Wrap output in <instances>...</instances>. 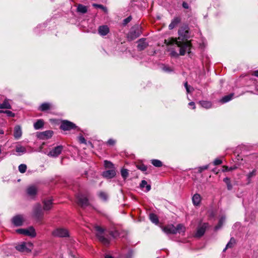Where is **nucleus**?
I'll return each mask as SVG.
<instances>
[{
  "label": "nucleus",
  "mask_w": 258,
  "mask_h": 258,
  "mask_svg": "<svg viewBox=\"0 0 258 258\" xmlns=\"http://www.w3.org/2000/svg\"><path fill=\"white\" fill-rule=\"evenodd\" d=\"M140 187L142 188H143L144 187H146V191H149L151 189L150 185L147 184V181L144 180L142 181L140 184Z\"/></svg>",
  "instance_id": "nucleus-31"
},
{
  "label": "nucleus",
  "mask_w": 258,
  "mask_h": 258,
  "mask_svg": "<svg viewBox=\"0 0 258 258\" xmlns=\"http://www.w3.org/2000/svg\"><path fill=\"white\" fill-rule=\"evenodd\" d=\"M178 38L171 37L165 39L164 43L166 45L169 47H178L180 48H190L191 44L189 39L191 37V33L188 26H181L178 31Z\"/></svg>",
  "instance_id": "nucleus-1"
},
{
  "label": "nucleus",
  "mask_w": 258,
  "mask_h": 258,
  "mask_svg": "<svg viewBox=\"0 0 258 258\" xmlns=\"http://www.w3.org/2000/svg\"><path fill=\"white\" fill-rule=\"evenodd\" d=\"M73 129L77 131L79 130L78 127L74 123L66 120V131H69Z\"/></svg>",
  "instance_id": "nucleus-17"
},
{
  "label": "nucleus",
  "mask_w": 258,
  "mask_h": 258,
  "mask_svg": "<svg viewBox=\"0 0 258 258\" xmlns=\"http://www.w3.org/2000/svg\"><path fill=\"white\" fill-rule=\"evenodd\" d=\"M225 218L224 217H222L218 222V224L215 226V229L216 230L219 229L223 225L224 222H225Z\"/></svg>",
  "instance_id": "nucleus-33"
},
{
  "label": "nucleus",
  "mask_w": 258,
  "mask_h": 258,
  "mask_svg": "<svg viewBox=\"0 0 258 258\" xmlns=\"http://www.w3.org/2000/svg\"><path fill=\"white\" fill-rule=\"evenodd\" d=\"M18 168H19V171L21 173H25L26 171L27 166L25 164H22L19 166Z\"/></svg>",
  "instance_id": "nucleus-39"
},
{
  "label": "nucleus",
  "mask_w": 258,
  "mask_h": 258,
  "mask_svg": "<svg viewBox=\"0 0 258 258\" xmlns=\"http://www.w3.org/2000/svg\"><path fill=\"white\" fill-rule=\"evenodd\" d=\"M99 197L103 201H106L108 199V195L106 193L100 191L98 194Z\"/></svg>",
  "instance_id": "nucleus-37"
},
{
  "label": "nucleus",
  "mask_w": 258,
  "mask_h": 258,
  "mask_svg": "<svg viewBox=\"0 0 258 258\" xmlns=\"http://www.w3.org/2000/svg\"><path fill=\"white\" fill-rule=\"evenodd\" d=\"M104 165L105 167H108V168H111L113 166V164L111 162L108 161H104Z\"/></svg>",
  "instance_id": "nucleus-47"
},
{
  "label": "nucleus",
  "mask_w": 258,
  "mask_h": 258,
  "mask_svg": "<svg viewBox=\"0 0 258 258\" xmlns=\"http://www.w3.org/2000/svg\"><path fill=\"white\" fill-rule=\"evenodd\" d=\"M52 135L53 132L49 130L38 133L37 137L41 140H47L50 138L52 136Z\"/></svg>",
  "instance_id": "nucleus-10"
},
{
  "label": "nucleus",
  "mask_w": 258,
  "mask_h": 258,
  "mask_svg": "<svg viewBox=\"0 0 258 258\" xmlns=\"http://www.w3.org/2000/svg\"><path fill=\"white\" fill-rule=\"evenodd\" d=\"M105 258H113L112 256L107 255L105 256Z\"/></svg>",
  "instance_id": "nucleus-62"
},
{
  "label": "nucleus",
  "mask_w": 258,
  "mask_h": 258,
  "mask_svg": "<svg viewBox=\"0 0 258 258\" xmlns=\"http://www.w3.org/2000/svg\"><path fill=\"white\" fill-rule=\"evenodd\" d=\"M235 243V240L234 238H231L229 242L226 245V248H231Z\"/></svg>",
  "instance_id": "nucleus-40"
},
{
  "label": "nucleus",
  "mask_w": 258,
  "mask_h": 258,
  "mask_svg": "<svg viewBox=\"0 0 258 258\" xmlns=\"http://www.w3.org/2000/svg\"><path fill=\"white\" fill-rule=\"evenodd\" d=\"M200 105L206 109L210 108L212 107V103L208 101H201L199 102Z\"/></svg>",
  "instance_id": "nucleus-27"
},
{
  "label": "nucleus",
  "mask_w": 258,
  "mask_h": 258,
  "mask_svg": "<svg viewBox=\"0 0 258 258\" xmlns=\"http://www.w3.org/2000/svg\"><path fill=\"white\" fill-rule=\"evenodd\" d=\"M115 143V141L113 139H109L107 141V144L109 145H113Z\"/></svg>",
  "instance_id": "nucleus-53"
},
{
  "label": "nucleus",
  "mask_w": 258,
  "mask_h": 258,
  "mask_svg": "<svg viewBox=\"0 0 258 258\" xmlns=\"http://www.w3.org/2000/svg\"><path fill=\"white\" fill-rule=\"evenodd\" d=\"M12 223L16 226H20L22 225L24 220L23 216L21 215H18L14 216L12 219Z\"/></svg>",
  "instance_id": "nucleus-9"
},
{
  "label": "nucleus",
  "mask_w": 258,
  "mask_h": 258,
  "mask_svg": "<svg viewBox=\"0 0 258 258\" xmlns=\"http://www.w3.org/2000/svg\"><path fill=\"white\" fill-rule=\"evenodd\" d=\"M65 234H66V242L69 243L71 247L75 248L76 247H75L76 242H75V240L72 239L70 237L69 232L67 230H66Z\"/></svg>",
  "instance_id": "nucleus-18"
},
{
  "label": "nucleus",
  "mask_w": 258,
  "mask_h": 258,
  "mask_svg": "<svg viewBox=\"0 0 258 258\" xmlns=\"http://www.w3.org/2000/svg\"><path fill=\"white\" fill-rule=\"evenodd\" d=\"M150 220L154 224H158L159 222L158 217L156 215L151 213L149 215Z\"/></svg>",
  "instance_id": "nucleus-29"
},
{
  "label": "nucleus",
  "mask_w": 258,
  "mask_h": 258,
  "mask_svg": "<svg viewBox=\"0 0 258 258\" xmlns=\"http://www.w3.org/2000/svg\"><path fill=\"white\" fill-rule=\"evenodd\" d=\"M188 105L189 106H192L193 109H195L196 108L195 103L194 102H190L188 103Z\"/></svg>",
  "instance_id": "nucleus-58"
},
{
  "label": "nucleus",
  "mask_w": 258,
  "mask_h": 258,
  "mask_svg": "<svg viewBox=\"0 0 258 258\" xmlns=\"http://www.w3.org/2000/svg\"><path fill=\"white\" fill-rule=\"evenodd\" d=\"M224 182L226 184L228 190H231L232 188V185L230 182V178L228 177H225L223 179Z\"/></svg>",
  "instance_id": "nucleus-35"
},
{
  "label": "nucleus",
  "mask_w": 258,
  "mask_h": 258,
  "mask_svg": "<svg viewBox=\"0 0 258 258\" xmlns=\"http://www.w3.org/2000/svg\"><path fill=\"white\" fill-rule=\"evenodd\" d=\"M43 212L40 204L36 205L34 210V217L38 220H41L43 217Z\"/></svg>",
  "instance_id": "nucleus-7"
},
{
  "label": "nucleus",
  "mask_w": 258,
  "mask_h": 258,
  "mask_svg": "<svg viewBox=\"0 0 258 258\" xmlns=\"http://www.w3.org/2000/svg\"><path fill=\"white\" fill-rule=\"evenodd\" d=\"M4 113H6L8 116L9 117H14L15 116V114L10 110H5L4 111Z\"/></svg>",
  "instance_id": "nucleus-45"
},
{
  "label": "nucleus",
  "mask_w": 258,
  "mask_h": 258,
  "mask_svg": "<svg viewBox=\"0 0 258 258\" xmlns=\"http://www.w3.org/2000/svg\"><path fill=\"white\" fill-rule=\"evenodd\" d=\"M116 174L115 171L114 170H109L103 172L102 175L107 178H112Z\"/></svg>",
  "instance_id": "nucleus-20"
},
{
  "label": "nucleus",
  "mask_w": 258,
  "mask_h": 258,
  "mask_svg": "<svg viewBox=\"0 0 258 258\" xmlns=\"http://www.w3.org/2000/svg\"><path fill=\"white\" fill-rule=\"evenodd\" d=\"M0 134H4V132L3 130L2 129H0Z\"/></svg>",
  "instance_id": "nucleus-63"
},
{
  "label": "nucleus",
  "mask_w": 258,
  "mask_h": 258,
  "mask_svg": "<svg viewBox=\"0 0 258 258\" xmlns=\"http://www.w3.org/2000/svg\"><path fill=\"white\" fill-rule=\"evenodd\" d=\"M22 136V130L20 126L17 125L15 127L14 136L15 139H18Z\"/></svg>",
  "instance_id": "nucleus-21"
},
{
  "label": "nucleus",
  "mask_w": 258,
  "mask_h": 258,
  "mask_svg": "<svg viewBox=\"0 0 258 258\" xmlns=\"http://www.w3.org/2000/svg\"><path fill=\"white\" fill-rule=\"evenodd\" d=\"M77 202L78 204L83 208L89 205L88 199L85 194L79 193L77 196Z\"/></svg>",
  "instance_id": "nucleus-4"
},
{
  "label": "nucleus",
  "mask_w": 258,
  "mask_h": 258,
  "mask_svg": "<svg viewBox=\"0 0 258 258\" xmlns=\"http://www.w3.org/2000/svg\"><path fill=\"white\" fill-rule=\"evenodd\" d=\"M53 109V105L49 102H44L38 107V110L41 111H46Z\"/></svg>",
  "instance_id": "nucleus-11"
},
{
  "label": "nucleus",
  "mask_w": 258,
  "mask_h": 258,
  "mask_svg": "<svg viewBox=\"0 0 258 258\" xmlns=\"http://www.w3.org/2000/svg\"><path fill=\"white\" fill-rule=\"evenodd\" d=\"M176 49H167V52L170 54L171 57H176L179 56L178 52L175 51Z\"/></svg>",
  "instance_id": "nucleus-36"
},
{
  "label": "nucleus",
  "mask_w": 258,
  "mask_h": 258,
  "mask_svg": "<svg viewBox=\"0 0 258 258\" xmlns=\"http://www.w3.org/2000/svg\"><path fill=\"white\" fill-rule=\"evenodd\" d=\"M255 172H256V170H253L251 172H249L247 174V175L248 179H250L251 177H252L253 176H255Z\"/></svg>",
  "instance_id": "nucleus-46"
},
{
  "label": "nucleus",
  "mask_w": 258,
  "mask_h": 258,
  "mask_svg": "<svg viewBox=\"0 0 258 258\" xmlns=\"http://www.w3.org/2000/svg\"><path fill=\"white\" fill-rule=\"evenodd\" d=\"M186 90L188 93L191 92V91L189 89V86L187 88H186Z\"/></svg>",
  "instance_id": "nucleus-60"
},
{
  "label": "nucleus",
  "mask_w": 258,
  "mask_h": 258,
  "mask_svg": "<svg viewBox=\"0 0 258 258\" xmlns=\"http://www.w3.org/2000/svg\"><path fill=\"white\" fill-rule=\"evenodd\" d=\"M17 232L31 237H34L36 235L34 228L31 226L27 229H19L16 230Z\"/></svg>",
  "instance_id": "nucleus-5"
},
{
  "label": "nucleus",
  "mask_w": 258,
  "mask_h": 258,
  "mask_svg": "<svg viewBox=\"0 0 258 258\" xmlns=\"http://www.w3.org/2000/svg\"><path fill=\"white\" fill-rule=\"evenodd\" d=\"M223 168L224 169L223 170L224 171H232V170L236 169L237 168V167L235 166H234L229 167L228 166H223Z\"/></svg>",
  "instance_id": "nucleus-43"
},
{
  "label": "nucleus",
  "mask_w": 258,
  "mask_h": 258,
  "mask_svg": "<svg viewBox=\"0 0 258 258\" xmlns=\"http://www.w3.org/2000/svg\"><path fill=\"white\" fill-rule=\"evenodd\" d=\"M233 95V94H230L228 95L225 96L221 99L220 101L223 103L227 102L232 99Z\"/></svg>",
  "instance_id": "nucleus-32"
},
{
  "label": "nucleus",
  "mask_w": 258,
  "mask_h": 258,
  "mask_svg": "<svg viewBox=\"0 0 258 258\" xmlns=\"http://www.w3.org/2000/svg\"><path fill=\"white\" fill-rule=\"evenodd\" d=\"M71 255L73 257H76V254H71Z\"/></svg>",
  "instance_id": "nucleus-64"
},
{
  "label": "nucleus",
  "mask_w": 258,
  "mask_h": 258,
  "mask_svg": "<svg viewBox=\"0 0 258 258\" xmlns=\"http://www.w3.org/2000/svg\"><path fill=\"white\" fill-rule=\"evenodd\" d=\"M16 151L17 152L24 153L26 152V149L24 147L18 146L16 148Z\"/></svg>",
  "instance_id": "nucleus-38"
},
{
  "label": "nucleus",
  "mask_w": 258,
  "mask_h": 258,
  "mask_svg": "<svg viewBox=\"0 0 258 258\" xmlns=\"http://www.w3.org/2000/svg\"><path fill=\"white\" fill-rule=\"evenodd\" d=\"M184 87H185V89L186 88H187L189 86L187 84V82H186L185 83H184Z\"/></svg>",
  "instance_id": "nucleus-61"
},
{
  "label": "nucleus",
  "mask_w": 258,
  "mask_h": 258,
  "mask_svg": "<svg viewBox=\"0 0 258 258\" xmlns=\"http://www.w3.org/2000/svg\"><path fill=\"white\" fill-rule=\"evenodd\" d=\"M43 209L44 211H47L51 210V209L52 207V204H53L52 200H44L43 202Z\"/></svg>",
  "instance_id": "nucleus-15"
},
{
  "label": "nucleus",
  "mask_w": 258,
  "mask_h": 258,
  "mask_svg": "<svg viewBox=\"0 0 258 258\" xmlns=\"http://www.w3.org/2000/svg\"><path fill=\"white\" fill-rule=\"evenodd\" d=\"M192 200L193 204L195 205H198L200 204L201 200V198L200 195L198 194H195L194 195V196L192 197Z\"/></svg>",
  "instance_id": "nucleus-24"
},
{
  "label": "nucleus",
  "mask_w": 258,
  "mask_h": 258,
  "mask_svg": "<svg viewBox=\"0 0 258 258\" xmlns=\"http://www.w3.org/2000/svg\"><path fill=\"white\" fill-rule=\"evenodd\" d=\"M181 19L179 17L174 18L171 23L169 25V29L170 30L173 29L174 27H175L180 22Z\"/></svg>",
  "instance_id": "nucleus-22"
},
{
  "label": "nucleus",
  "mask_w": 258,
  "mask_h": 258,
  "mask_svg": "<svg viewBox=\"0 0 258 258\" xmlns=\"http://www.w3.org/2000/svg\"><path fill=\"white\" fill-rule=\"evenodd\" d=\"M185 230V228L182 224H179L175 227L176 233L183 234L184 233Z\"/></svg>",
  "instance_id": "nucleus-25"
},
{
  "label": "nucleus",
  "mask_w": 258,
  "mask_h": 258,
  "mask_svg": "<svg viewBox=\"0 0 258 258\" xmlns=\"http://www.w3.org/2000/svg\"><path fill=\"white\" fill-rule=\"evenodd\" d=\"M0 109H11V105L8 100H5L3 103L0 104Z\"/></svg>",
  "instance_id": "nucleus-30"
},
{
  "label": "nucleus",
  "mask_w": 258,
  "mask_h": 258,
  "mask_svg": "<svg viewBox=\"0 0 258 258\" xmlns=\"http://www.w3.org/2000/svg\"><path fill=\"white\" fill-rule=\"evenodd\" d=\"M138 48H145L148 46V43L146 39H140L138 42Z\"/></svg>",
  "instance_id": "nucleus-23"
},
{
  "label": "nucleus",
  "mask_w": 258,
  "mask_h": 258,
  "mask_svg": "<svg viewBox=\"0 0 258 258\" xmlns=\"http://www.w3.org/2000/svg\"><path fill=\"white\" fill-rule=\"evenodd\" d=\"M182 7L185 9H188V5L186 2H183L182 3Z\"/></svg>",
  "instance_id": "nucleus-55"
},
{
  "label": "nucleus",
  "mask_w": 258,
  "mask_h": 258,
  "mask_svg": "<svg viewBox=\"0 0 258 258\" xmlns=\"http://www.w3.org/2000/svg\"><path fill=\"white\" fill-rule=\"evenodd\" d=\"M252 75H253V76H256V77H258V70H256V71H254V72L252 73Z\"/></svg>",
  "instance_id": "nucleus-57"
},
{
  "label": "nucleus",
  "mask_w": 258,
  "mask_h": 258,
  "mask_svg": "<svg viewBox=\"0 0 258 258\" xmlns=\"http://www.w3.org/2000/svg\"><path fill=\"white\" fill-rule=\"evenodd\" d=\"M208 168V165H205L202 167H200L198 169L199 172H202L203 171L206 170Z\"/></svg>",
  "instance_id": "nucleus-49"
},
{
  "label": "nucleus",
  "mask_w": 258,
  "mask_h": 258,
  "mask_svg": "<svg viewBox=\"0 0 258 258\" xmlns=\"http://www.w3.org/2000/svg\"><path fill=\"white\" fill-rule=\"evenodd\" d=\"M95 228L97 231L96 236L99 240L104 245H108L109 243V240L104 237L103 235L104 229L98 226H96Z\"/></svg>",
  "instance_id": "nucleus-3"
},
{
  "label": "nucleus",
  "mask_w": 258,
  "mask_h": 258,
  "mask_svg": "<svg viewBox=\"0 0 258 258\" xmlns=\"http://www.w3.org/2000/svg\"><path fill=\"white\" fill-rule=\"evenodd\" d=\"M186 49H177V50L179 51V55H184L186 53Z\"/></svg>",
  "instance_id": "nucleus-52"
},
{
  "label": "nucleus",
  "mask_w": 258,
  "mask_h": 258,
  "mask_svg": "<svg viewBox=\"0 0 258 258\" xmlns=\"http://www.w3.org/2000/svg\"><path fill=\"white\" fill-rule=\"evenodd\" d=\"M222 163V161L221 160L219 159H216L214 161V164L215 165H220Z\"/></svg>",
  "instance_id": "nucleus-51"
},
{
  "label": "nucleus",
  "mask_w": 258,
  "mask_h": 258,
  "mask_svg": "<svg viewBox=\"0 0 258 258\" xmlns=\"http://www.w3.org/2000/svg\"><path fill=\"white\" fill-rule=\"evenodd\" d=\"M16 248L17 250H18L20 251H21V252H24V251L29 252L31 251L30 249L27 247L26 244L24 242L16 246Z\"/></svg>",
  "instance_id": "nucleus-19"
},
{
  "label": "nucleus",
  "mask_w": 258,
  "mask_h": 258,
  "mask_svg": "<svg viewBox=\"0 0 258 258\" xmlns=\"http://www.w3.org/2000/svg\"><path fill=\"white\" fill-rule=\"evenodd\" d=\"M208 226L209 225L207 223H204L200 224L198 227L197 231L196 233V236L197 237H201L204 235Z\"/></svg>",
  "instance_id": "nucleus-6"
},
{
  "label": "nucleus",
  "mask_w": 258,
  "mask_h": 258,
  "mask_svg": "<svg viewBox=\"0 0 258 258\" xmlns=\"http://www.w3.org/2000/svg\"><path fill=\"white\" fill-rule=\"evenodd\" d=\"M131 20H132L131 16L128 17L127 18H126L125 19H124V20H123V24L124 25L127 24L128 23H129L131 21Z\"/></svg>",
  "instance_id": "nucleus-50"
},
{
  "label": "nucleus",
  "mask_w": 258,
  "mask_h": 258,
  "mask_svg": "<svg viewBox=\"0 0 258 258\" xmlns=\"http://www.w3.org/2000/svg\"><path fill=\"white\" fill-rule=\"evenodd\" d=\"M60 128L62 130L64 131V120L62 121L61 124L60 125Z\"/></svg>",
  "instance_id": "nucleus-56"
},
{
  "label": "nucleus",
  "mask_w": 258,
  "mask_h": 258,
  "mask_svg": "<svg viewBox=\"0 0 258 258\" xmlns=\"http://www.w3.org/2000/svg\"><path fill=\"white\" fill-rule=\"evenodd\" d=\"M162 70L163 71H164L165 72H170L172 71V70L171 68H170L168 66H163L162 67Z\"/></svg>",
  "instance_id": "nucleus-48"
},
{
  "label": "nucleus",
  "mask_w": 258,
  "mask_h": 258,
  "mask_svg": "<svg viewBox=\"0 0 258 258\" xmlns=\"http://www.w3.org/2000/svg\"><path fill=\"white\" fill-rule=\"evenodd\" d=\"M110 234L113 237H115L117 235H118V233L117 232H115L114 233L111 232L110 233Z\"/></svg>",
  "instance_id": "nucleus-59"
},
{
  "label": "nucleus",
  "mask_w": 258,
  "mask_h": 258,
  "mask_svg": "<svg viewBox=\"0 0 258 258\" xmlns=\"http://www.w3.org/2000/svg\"><path fill=\"white\" fill-rule=\"evenodd\" d=\"M142 33V27L139 25L133 26L127 34V38L130 40H133L139 37Z\"/></svg>",
  "instance_id": "nucleus-2"
},
{
  "label": "nucleus",
  "mask_w": 258,
  "mask_h": 258,
  "mask_svg": "<svg viewBox=\"0 0 258 258\" xmlns=\"http://www.w3.org/2000/svg\"><path fill=\"white\" fill-rule=\"evenodd\" d=\"M77 11L82 14H85L87 12V7L82 4H79L77 7Z\"/></svg>",
  "instance_id": "nucleus-28"
},
{
  "label": "nucleus",
  "mask_w": 258,
  "mask_h": 258,
  "mask_svg": "<svg viewBox=\"0 0 258 258\" xmlns=\"http://www.w3.org/2000/svg\"><path fill=\"white\" fill-rule=\"evenodd\" d=\"M37 188L34 185L30 186L26 189L27 195L30 197H34L37 194Z\"/></svg>",
  "instance_id": "nucleus-12"
},
{
  "label": "nucleus",
  "mask_w": 258,
  "mask_h": 258,
  "mask_svg": "<svg viewBox=\"0 0 258 258\" xmlns=\"http://www.w3.org/2000/svg\"><path fill=\"white\" fill-rule=\"evenodd\" d=\"M109 32V27L106 25L100 26L98 28L99 34L101 36L106 35Z\"/></svg>",
  "instance_id": "nucleus-14"
},
{
  "label": "nucleus",
  "mask_w": 258,
  "mask_h": 258,
  "mask_svg": "<svg viewBox=\"0 0 258 258\" xmlns=\"http://www.w3.org/2000/svg\"><path fill=\"white\" fill-rule=\"evenodd\" d=\"M44 121L42 119H38L34 123V127L35 130H39L43 127Z\"/></svg>",
  "instance_id": "nucleus-26"
},
{
  "label": "nucleus",
  "mask_w": 258,
  "mask_h": 258,
  "mask_svg": "<svg viewBox=\"0 0 258 258\" xmlns=\"http://www.w3.org/2000/svg\"><path fill=\"white\" fill-rule=\"evenodd\" d=\"M163 231L167 234H176L175 227L173 225H169L163 228Z\"/></svg>",
  "instance_id": "nucleus-13"
},
{
  "label": "nucleus",
  "mask_w": 258,
  "mask_h": 258,
  "mask_svg": "<svg viewBox=\"0 0 258 258\" xmlns=\"http://www.w3.org/2000/svg\"><path fill=\"white\" fill-rule=\"evenodd\" d=\"M151 163L154 166L157 167H160L163 165L162 162L157 159L152 160Z\"/></svg>",
  "instance_id": "nucleus-34"
},
{
  "label": "nucleus",
  "mask_w": 258,
  "mask_h": 258,
  "mask_svg": "<svg viewBox=\"0 0 258 258\" xmlns=\"http://www.w3.org/2000/svg\"><path fill=\"white\" fill-rule=\"evenodd\" d=\"M137 168L142 171H145L147 169V167L144 164H140L137 165Z\"/></svg>",
  "instance_id": "nucleus-44"
},
{
  "label": "nucleus",
  "mask_w": 258,
  "mask_h": 258,
  "mask_svg": "<svg viewBox=\"0 0 258 258\" xmlns=\"http://www.w3.org/2000/svg\"><path fill=\"white\" fill-rule=\"evenodd\" d=\"M52 235L54 237H64V230L63 229L57 228L52 232Z\"/></svg>",
  "instance_id": "nucleus-16"
},
{
  "label": "nucleus",
  "mask_w": 258,
  "mask_h": 258,
  "mask_svg": "<svg viewBox=\"0 0 258 258\" xmlns=\"http://www.w3.org/2000/svg\"><path fill=\"white\" fill-rule=\"evenodd\" d=\"M62 149V146L55 147L49 152L48 155L50 157H56L61 153Z\"/></svg>",
  "instance_id": "nucleus-8"
},
{
  "label": "nucleus",
  "mask_w": 258,
  "mask_h": 258,
  "mask_svg": "<svg viewBox=\"0 0 258 258\" xmlns=\"http://www.w3.org/2000/svg\"><path fill=\"white\" fill-rule=\"evenodd\" d=\"M92 6L94 7H95V8H100V9H102L104 12H107V9L106 7H104L103 5H99V4H93L92 5Z\"/></svg>",
  "instance_id": "nucleus-42"
},
{
  "label": "nucleus",
  "mask_w": 258,
  "mask_h": 258,
  "mask_svg": "<svg viewBox=\"0 0 258 258\" xmlns=\"http://www.w3.org/2000/svg\"><path fill=\"white\" fill-rule=\"evenodd\" d=\"M121 174L123 179H126L128 175V170L125 169H121Z\"/></svg>",
  "instance_id": "nucleus-41"
},
{
  "label": "nucleus",
  "mask_w": 258,
  "mask_h": 258,
  "mask_svg": "<svg viewBox=\"0 0 258 258\" xmlns=\"http://www.w3.org/2000/svg\"><path fill=\"white\" fill-rule=\"evenodd\" d=\"M79 140L81 143H86V140L83 137H82V136L79 137Z\"/></svg>",
  "instance_id": "nucleus-54"
}]
</instances>
